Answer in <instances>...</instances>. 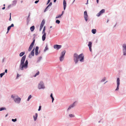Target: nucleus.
Here are the masks:
<instances>
[{
    "label": "nucleus",
    "instance_id": "obj_1",
    "mask_svg": "<svg viewBox=\"0 0 126 126\" xmlns=\"http://www.w3.org/2000/svg\"><path fill=\"white\" fill-rule=\"evenodd\" d=\"M26 58V55H25L22 57L21 59L20 64L19 66V68L21 70H23L24 68L26 69L28 67V61L27 60H26L25 63H24Z\"/></svg>",
    "mask_w": 126,
    "mask_h": 126
},
{
    "label": "nucleus",
    "instance_id": "obj_2",
    "mask_svg": "<svg viewBox=\"0 0 126 126\" xmlns=\"http://www.w3.org/2000/svg\"><path fill=\"white\" fill-rule=\"evenodd\" d=\"M84 56L82 54H81L78 55L76 53H75L74 55V60L76 63H77L78 61V59L80 61L83 62L84 61Z\"/></svg>",
    "mask_w": 126,
    "mask_h": 126
},
{
    "label": "nucleus",
    "instance_id": "obj_3",
    "mask_svg": "<svg viewBox=\"0 0 126 126\" xmlns=\"http://www.w3.org/2000/svg\"><path fill=\"white\" fill-rule=\"evenodd\" d=\"M44 85L43 83L42 82H40L39 84L38 87L39 89H40L42 88H44Z\"/></svg>",
    "mask_w": 126,
    "mask_h": 126
},
{
    "label": "nucleus",
    "instance_id": "obj_4",
    "mask_svg": "<svg viewBox=\"0 0 126 126\" xmlns=\"http://www.w3.org/2000/svg\"><path fill=\"white\" fill-rule=\"evenodd\" d=\"M123 52L124 55H126V44H124L123 46Z\"/></svg>",
    "mask_w": 126,
    "mask_h": 126
},
{
    "label": "nucleus",
    "instance_id": "obj_5",
    "mask_svg": "<svg viewBox=\"0 0 126 126\" xmlns=\"http://www.w3.org/2000/svg\"><path fill=\"white\" fill-rule=\"evenodd\" d=\"M65 53V51L64 50L61 53V56L60 58V61H62L63 59V57L64 56Z\"/></svg>",
    "mask_w": 126,
    "mask_h": 126
},
{
    "label": "nucleus",
    "instance_id": "obj_6",
    "mask_svg": "<svg viewBox=\"0 0 126 126\" xmlns=\"http://www.w3.org/2000/svg\"><path fill=\"white\" fill-rule=\"evenodd\" d=\"M45 21L44 20H43L42 21L40 27V31H41L45 23Z\"/></svg>",
    "mask_w": 126,
    "mask_h": 126
},
{
    "label": "nucleus",
    "instance_id": "obj_7",
    "mask_svg": "<svg viewBox=\"0 0 126 126\" xmlns=\"http://www.w3.org/2000/svg\"><path fill=\"white\" fill-rule=\"evenodd\" d=\"M34 42L35 40H34L30 46L29 47V48L28 50L29 51H30L32 49V48L33 46L34 45Z\"/></svg>",
    "mask_w": 126,
    "mask_h": 126
},
{
    "label": "nucleus",
    "instance_id": "obj_8",
    "mask_svg": "<svg viewBox=\"0 0 126 126\" xmlns=\"http://www.w3.org/2000/svg\"><path fill=\"white\" fill-rule=\"evenodd\" d=\"M53 47L54 49L58 50L62 46L56 44L54 45Z\"/></svg>",
    "mask_w": 126,
    "mask_h": 126
},
{
    "label": "nucleus",
    "instance_id": "obj_9",
    "mask_svg": "<svg viewBox=\"0 0 126 126\" xmlns=\"http://www.w3.org/2000/svg\"><path fill=\"white\" fill-rule=\"evenodd\" d=\"M84 17L86 21H87L88 19V16L86 11L84 12Z\"/></svg>",
    "mask_w": 126,
    "mask_h": 126
},
{
    "label": "nucleus",
    "instance_id": "obj_10",
    "mask_svg": "<svg viewBox=\"0 0 126 126\" xmlns=\"http://www.w3.org/2000/svg\"><path fill=\"white\" fill-rule=\"evenodd\" d=\"M105 10L104 9H102L100 12L98 13L97 15V16H99L101 14L104 13Z\"/></svg>",
    "mask_w": 126,
    "mask_h": 126
},
{
    "label": "nucleus",
    "instance_id": "obj_11",
    "mask_svg": "<svg viewBox=\"0 0 126 126\" xmlns=\"http://www.w3.org/2000/svg\"><path fill=\"white\" fill-rule=\"evenodd\" d=\"M21 99L20 98H17L14 99L16 103H19L21 100Z\"/></svg>",
    "mask_w": 126,
    "mask_h": 126
},
{
    "label": "nucleus",
    "instance_id": "obj_12",
    "mask_svg": "<svg viewBox=\"0 0 126 126\" xmlns=\"http://www.w3.org/2000/svg\"><path fill=\"white\" fill-rule=\"evenodd\" d=\"M64 10H65L66 7V2L65 0H63V2Z\"/></svg>",
    "mask_w": 126,
    "mask_h": 126
},
{
    "label": "nucleus",
    "instance_id": "obj_13",
    "mask_svg": "<svg viewBox=\"0 0 126 126\" xmlns=\"http://www.w3.org/2000/svg\"><path fill=\"white\" fill-rule=\"evenodd\" d=\"M39 47H36L35 49V54L36 55H37L38 53V50Z\"/></svg>",
    "mask_w": 126,
    "mask_h": 126
},
{
    "label": "nucleus",
    "instance_id": "obj_14",
    "mask_svg": "<svg viewBox=\"0 0 126 126\" xmlns=\"http://www.w3.org/2000/svg\"><path fill=\"white\" fill-rule=\"evenodd\" d=\"M76 102H75L73 104H72V105H71L70 106H69L68 109V110H70L71 108H72L73 107L75 106V104Z\"/></svg>",
    "mask_w": 126,
    "mask_h": 126
},
{
    "label": "nucleus",
    "instance_id": "obj_15",
    "mask_svg": "<svg viewBox=\"0 0 126 126\" xmlns=\"http://www.w3.org/2000/svg\"><path fill=\"white\" fill-rule=\"evenodd\" d=\"M43 35L42 36V40L43 41H44L46 39V33H43Z\"/></svg>",
    "mask_w": 126,
    "mask_h": 126
},
{
    "label": "nucleus",
    "instance_id": "obj_16",
    "mask_svg": "<svg viewBox=\"0 0 126 126\" xmlns=\"http://www.w3.org/2000/svg\"><path fill=\"white\" fill-rule=\"evenodd\" d=\"M35 117L34 116H33L34 119V121H36L37 119L38 116V114L37 113H35Z\"/></svg>",
    "mask_w": 126,
    "mask_h": 126
},
{
    "label": "nucleus",
    "instance_id": "obj_17",
    "mask_svg": "<svg viewBox=\"0 0 126 126\" xmlns=\"http://www.w3.org/2000/svg\"><path fill=\"white\" fill-rule=\"evenodd\" d=\"M34 28H35L34 26H33L31 27L30 29L32 32H33V31L34 30Z\"/></svg>",
    "mask_w": 126,
    "mask_h": 126
},
{
    "label": "nucleus",
    "instance_id": "obj_18",
    "mask_svg": "<svg viewBox=\"0 0 126 126\" xmlns=\"http://www.w3.org/2000/svg\"><path fill=\"white\" fill-rule=\"evenodd\" d=\"M120 79L119 78H117V85H118H118H120Z\"/></svg>",
    "mask_w": 126,
    "mask_h": 126
},
{
    "label": "nucleus",
    "instance_id": "obj_19",
    "mask_svg": "<svg viewBox=\"0 0 126 126\" xmlns=\"http://www.w3.org/2000/svg\"><path fill=\"white\" fill-rule=\"evenodd\" d=\"M92 32L94 34L96 32V30L95 29H93L92 30Z\"/></svg>",
    "mask_w": 126,
    "mask_h": 126
},
{
    "label": "nucleus",
    "instance_id": "obj_20",
    "mask_svg": "<svg viewBox=\"0 0 126 126\" xmlns=\"http://www.w3.org/2000/svg\"><path fill=\"white\" fill-rule=\"evenodd\" d=\"M34 49H33L31 53V54L32 56H34Z\"/></svg>",
    "mask_w": 126,
    "mask_h": 126
},
{
    "label": "nucleus",
    "instance_id": "obj_21",
    "mask_svg": "<svg viewBox=\"0 0 126 126\" xmlns=\"http://www.w3.org/2000/svg\"><path fill=\"white\" fill-rule=\"evenodd\" d=\"M46 30V27L45 26H44V27L43 29L42 32V33H46V32H45V31Z\"/></svg>",
    "mask_w": 126,
    "mask_h": 126
},
{
    "label": "nucleus",
    "instance_id": "obj_22",
    "mask_svg": "<svg viewBox=\"0 0 126 126\" xmlns=\"http://www.w3.org/2000/svg\"><path fill=\"white\" fill-rule=\"evenodd\" d=\"M25 52H21L19 54V56L20 57H21L24 54H25Z\"/></svg>",
    "mask_w": 126,
    "mask_h": 126
},
{
    "label": "nucleus",
    "instance_id": "obj_23",
    "mask_svg": "<svg viewBox=\"0 0 126 126\" xmlns=\"http://www.w3.org/2000/svg\"><path fill=\"white\" fill-rule=\"evenodd\" d=\"M92 43L91 42H89V44H88V46L89 47H92Z\"/></svg>",
    "mask_w": 126,
    "mask_h": 126
},
{
    "label": "nucleus",
    "instance_id": "obj_24",
    "mask_svg": "<svg viewBox=\"0 0 126 126\" xmlns=\"http://www.w3.org/2000/svg\"><path fill=\"white\" fill-rule=\"evenodd\" d=\"M6 109L4 107H2L0 108V111L2 110H6Z\"/></svg>",
    "mask_w": 126,
    "mask_h": 126
},
{
    "label": "nucleus",
    "instance_id": "obj_25",
    "mask_svg": "<svg viewBox=\"0 0 126 126\" xmlns=\"http://www.w3.org/2000/svg\"><path fill=\"white\" fill-rule=\"evenodd\" d=\"M11 26H9L7 28V33L8 32L9 30L11 29Z\"/></svg>",
    "mask_w": 126,
    "mask_h": 126
},
{
    "label": "nucleus",
    "instance_id": "obj_26",
    "mask_svg": "<svg viewBox=\"0 0 126 126\" xmlns=\"http://www.w3.org/2000/svg\"><path fill=\"white\" fill-rule=\"evenodd\" d=\"M48 49V48L47 47V45L45 47V49L44 50V51H46Z\"/></svg>",
    "mask_w": 126,
    "mask_h": 126
},
{
    "label": "nucleus",
    "instance_id": "obj_27",
    "mask_svg": "<svg viewBox=\"0 0 126 126\" xmlns=\"http://www.w3.org/2000/svg\"><path fill=\"white\" fill-rule=\"evenodd\" d=\"M39 73V71H38V72L34 76V77H36V76L38 75Z\"/></svg>",
    "mask_w": 126,
    "mask_h": 126
},
{
    "label": "nucleus",
    "instance_id": "obj_28",
    "mask_svg": "<svg viewBox=\"0 0 126 126\" xmlns=\"http://www.w3.org/2000/svg\"><path fill=\"white\" fill-rule=\"evenodd\" d=\"M62 16V15H59L58 16H56V18H58Z\"/></svg>",
    "mask_w": 126,
    "mask_h": 126
},
{
    "label": "nucleus",
    "instance_id": "obj_29",
    "mask_svg": "<svg viewBox=\"0 0 126 126\" xmlns=\"http://www.w3.org/2000/svg\"><path fill=\"white\" fill-rule=\"evenodd\" d=\"M4 74H5L4 72L3 73H1L0 74V77L1 78L2 77V76Z\"/></svg>",
    "mask_w": 126,
    "mask_h": 126
},
{
    "label": "nucleus",
    "instance_id": "obj_30",
    "mask_svg": "<svg viewBox=\"0 0 126 126\" xmlns=\"http://www.w3.org/2000/svg\"><path fill=\"white\" fill-rule=\"evenodd\" d=\"M31 97H32L31 95H30L29 96L28 98L27 99V101H29V100L31 98Z\"/></svg>",
    "mask_w": 126,
    "mask_h": 126
},
{
    "label": "nucleus",
    "instance_id": "obj_31",
    "mask_svg": "<svg viewBox=\"0 0 126 126\" xmlns=\"http://www.w3.org/2000/svg\"><path fill=\"white\" fill-rule=\"evenodd\" d=\"M69 116L70 117H74L75 116L73 114H69Z\"/></svg>",
    "mask_w": 126,
    "mask_h": 126
},
{
    "label": "nucleus",
    "instance_id": "obj_32",
    "mask_svg": "<svg viewBox=\"0 0 126 126\" xmlns=\"http://www.w3.org/2000/svg\"><path fill=\"white\" fill-rule=\"evenodd\" d=\"M60 21L58 20H57L56 21V23H57L58 24H59L60 23Z\"/></svg>",
    "mask_w": 126,
    "mask_h": 126
},
{
    "label": "nucleus",
    "instance_id": "obj_33",
    "mask_svg": "<svg viewBox=\"0 0 126 126\" xmlns=\"http://www.w3.org/2000/svg\"><path fill=\"white\" fill-rule=\"evenodd\" d=\"M52 4L51 2L49 4L48 6L46 8V9H47L48 6H51L52 5Z\"/></svg>",
    "mask_w": 126,
    "mask_h": 126
},
{
    "label": "nucleus",
    "instance_id": "obj_34",
    "mask_svg": "<svg viewBox=\"0 0 126 126\" xmlns=\"http://www.w3.org/2000/svg\"><path fill=\"white\" fill-rule=\"evenodd\" d=\"M17 120L16 119V118L15 119H12V121L14 122H15Z\"/></svg>",
    "mask_w": 126,
    "mask_h": 126
},
{
    "label": "nucleus",
    "instance_id": "obj_35",
    "mask_svg": "<svg viewBox=\"0 0 126 126\" xmlns=\"http://www.w3.org/2000/svg\"><path fill=\"white\" fill-rule=\"evenodd\" d=\"M41 106H40L39 107V108L38 109V111H40V110L41 109Z\"/></svg>",
    "mask_w": 126,
    "mask_h": 126
},
{
    "label": "nucleus",
    "instance_id": "obj_36",
    "mask_svg": "<svg viewBox=\"0 0 126 126\" xmlns=\"http://www.w3.org/2000/svg\"><path fill=\"white\" fill-rule=\"evenodd\" d=\"M119 85H118H118H117V88L115 90H118L119 89Z\"/></svg>",
    "mask_w": 126,
    "mask_h": 126
},
{
    "label": "nucleus",
    "instance_id": "obj_37",
    "mask_svg": "<svg viewBox=\"0 0 126 126\" xmlns=\"http://www.w3.org/2000/svg\"><path fill=\"white\" fill-rule=\"evenodd\" d=\"M106 78H104L103 79H102V80H101L102 82H103L105 81L106 79Z\"/></svg>",
    "mask_w": 126,
    "mask_h": 126
},
{
    "label": "nucleus",
    "instance_id": "obj_38",
    "mask_svg": "<svg viewBox=\"0 0 126 126\" xmlns=\"http://www.w3.org/2000/svg\"><path fill=\"white\" fill-rule=\"evenodd\" d=\"M11 97L13 98H15V96H14L13 95H11Z\"/></svg>",
    "mask_w": 126,
    "mask_h": 126
},
{
    "label": "nucleus",
    "instance_id": "obj_39",
    "mask_svg": "<svg viewBox=\"0 0 126 126\" xmlns=\"http://www.w3.org/2000/svg\"><path fill=\"white\" fill-rule=\"evenodd\" d=\"M39 1V0H36L35 2V3H37Z\"/></svg>",
    "mask_w": 126,
    "mask_h": 126
},
{
    "label": "nucleus",
    "instance_id": "obj_40",
    "mask_svg": "<svg viewBox=\"0 0 126 126\" xmlns=\"http://www.w3.org/2000/svg\"><path fill=\"white\" fill-rule=\"evenodd\" d=\"M11 13H10V18L9 19V20L10 21H11Z\"/></svg>",
    "mask_w": 126,
    "mask_h": 126
},
{
    "label": "nucleus",
    "instance_id": "obj_41",
    "mask_svg": "<svg viewBox=\"0 0 126 126\" xmlns=\"http://www.w3.org/2000/svg\"><path fill=\"white\" fill-rule=\"evenodd\" d=\"M89 48L90 51H91L92 50V48H91V47H89Z\"/></svg>",
    "mask_w": 126,
    "mask_h": 126
},
{
    "label": "nucleus",
    "instance_id": "obj_42",
    "mask_svg": "<svg viewBox=\"0 0 126 126\" xmlns=\"http://www.w3.org/2000/svg\"><path fill=\"white\" fill-rule=\"evenodd\" d=\"M50 96L51 98L53 97V96H52V93H51V94L50 95Z\"/></svg>",
    "mask_w": 126,
    "mask_h": 126
},
{
    "label": "nucleus",
    "instance_id": "obj_43",
    "mask_svg": "<svg viewBox=\"0 0 126 126\" xmlns=\"http://www.w3.org/2000/svg\"><path fill=\"white\" fill-rule=\"evenodd\" d=\"M10 26H11V27H13L14 26V25L13 24H11V25Z\"/></svg>",
    "mask_w": 126,
    "mask_h": 126
},
{
    "label": "nucleus",
    "instance_id": "obj_44",
    "mask_svg": "<svg viewBox=\"0 0 126 126\" xmlns=\"http://www.w3.org/2000/svg\"><path fill=\"white\" fill-rule=\"evenodd\" d=\"M50 0H48L47 1V4H48L50 2Z\"/></svg>",
    "mask_w": 126,
    "mask_h": 126
},
{
    "label": "nucleus",
    "instance_id": "obj_45",
    "mask_svg": "<svg viewBox=\"0 0 126 126\" xmlns=\"http://www.w3.org/2000/svg\"><path fill=\"white\" fill-rule=\"evenodd\" d=\"M13 2L15 3H16V0H14L13 1Z\"/></svg>",
    "mask_w": 126,
    "mask_h": 126
},
{
    "label": "nucleus",
    "instance_id": "obj_46",
    "mask_svg": "<svg viewBox=\"0 0 126 126\" xmlns=\"http://www.w3.org/2000/svg\"><path fill=\"white\" fill-rule=\"evenodd\" d=\"M41 58H42V57H40L39 58V61H40V60H41Z\"/></svg>",
    "mask_w": 126,
    "mask_h": 126
},
{
    "label": "nucleus",
    "instance_id": "obj_47",
    "mask_svg": "<svg viewBox=\"0 0 126 126\" xmlns=\"http://www.w3.org/2000/svg\"><path fill=\"white\" fill-rule=\"evenodd\" d=\"M52 98V102H53L54 100V99L53 97H52V98Z\"/></svg>",
    "mask_w": 126,
    "mask_h": 126
},
{
    "label": "nucleus",
    "instance_id": "obj_48",
    "mask_svg": "<svg viewBox=\"0 0 126 126\" xmlns=\"http://www.w3.org/2000/svg\"><path fill=\"white\" fill-rule=\"evenodd\" d=\"M29 57L30 58H31L32 57L31 56V55H30L29 56Z\"/></svg>",
    "mask_w": 126,
    "mask_h": 126
},
{
    "label": "nucleus",
    "instance_id": "obj_49",
    "mask_svg": "<svg viewBox=\"0 0 126 126\" xmlns=\"http://www.w3.org/2000/svg\"><path fill=\"white\" fill-rule=\"evenodd\" d=\"M7 69H6L5 70V73H7Z\"/></svg>",
    "mask_w": 126,
    "mask_h": 126
},
{
    "label": "nucleus",
    "instance_id": "obj_50",
    "mask_svg": "<svg viewBox=\"0 0 126 126\" xmlns=\"http://www.w3.org/2000/svg\"><path fill=\"white\" fill-rule=\"evenodd\" d=\"M20 75H19V74H17V78Z\"/></svg>",
    "mask_w": 126,
    "mask_h": 126
},
{
    "label": "nucleus",
    "instance_id": "obj_51",
    "mask_svg": "<svg viewBox=\"0 0 126 126\" xmlns=\"http://www.w3.org/2000/svg\"><path fill=\"white\" fill-rule=\"evenodd\" d=\"M5 7H4L2 8V9L3 10L4 9H5Z\"/></svg>",
    "mask_w": 126,
    "mask_h": 126
},
{
    "label": "nucleus",
    "instance_id": "obj_52",
    "mask_svg": "<svg viewBox=\"0 0 126 126\" xmlns=\"http://www.w3.org/2000/svg\"><path fill=\"white\" fill-rule=\"evenodd\" d=\"M98 0H96L97 2V3H98Z\"/></svg>",
    "mask_w": 126,
    "mask_h": 126
},
{
    "label": "nucleus",
    "instance_id": "obj_53",
    "mask_svg": "<svg viewBox=\"0 0 126 126\" xmlns=\"http://www.w3.org/2000/svg\"><path fill=\"white\" fill-rule=\"evenodd\" d=\"M56 0H54V2H55L56 1Z\"/></svg>",
    "mask_w": 126,
    "mask_h": 126
},
{
    "label": "nucleus",
    "instance_id": "obj_54",
    "mask_svg": "<svg viewBox=\"0 0 126 126\" xmlns=\"http://www.w3.org/2000/svg\"><path fill=\"white\" fill-rule=\"evenodd\" d=\"M88 0H87V3H86V4H87L88 3Z\"/></svg>",
    "mask_w": 126,
    "mask_h": 126
},
{
    "label": "nucleus",
    "instance_id": "obj_55",
    "mask_svg": "<svg viewBox=\"0 0 126 126\" xmlns=\"http://www.w3.org/2000/svg\"><path fill=\"white\" fill-rule=\"evenodd\" d=\"M63 12H64V11H63V12H62V14H61V15H63Z\"/></svg>",
    "mask_w": 126,
    "mask_h": 126
},
{
    "label": "nucleus",
    "instance_id": "obj_56",
    "mask_svg": "<svg viewBox=\"0 0 126 126\" xmlns=\"http://www.w3.org/2000/svg\"><path fill=\"white\" fill-rule=\"evenodd\" d=\"M52 28V26H51L50 27V28Z\"/></svg>",
    "mask_w": 126,
    "mask_h": 126
},
{
    "label": "nucleus",
    "instance_id": "obj_57",
    "mask_svg": "<svg viewBox=\"0 0 126 126\" xmlns=\"http://www.w3.org/2000/svg\"><path fill=\"white\" fill-rule=\"evenodd\" d=\"M29 16H30V15L28 17H29Z\"/></svg>",
    "mask_w": 126,
    "mask_h": 126
}]
</instances>
